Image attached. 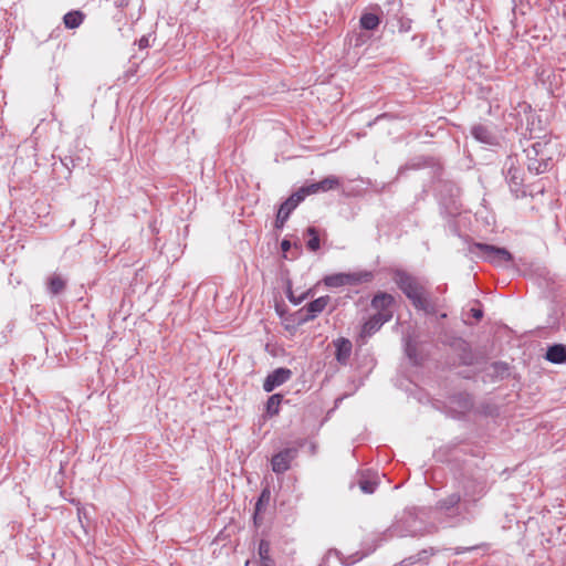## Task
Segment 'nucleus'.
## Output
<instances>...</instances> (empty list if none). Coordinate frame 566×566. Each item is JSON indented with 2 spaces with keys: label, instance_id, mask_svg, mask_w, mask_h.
<instances>
[{
  "label": "nucleus",
  "instance_id": "f257e3e1",
  "mask_svg": "<svg viewBox=\"0 0 566 566\" xmlns=\"http://www.w3.org/2000/svg\"><path fill=\"white\" fill-rule=\"evenodd\" d=\"M395 281L416 308L428 310L429 301L426 289L416 277L405 272H398Z\"/></svg>",
  "mask_w": 566,
  "mask_h": 566
},
{
  "label": "nucleus",
  "instance_id": "f03ea898",
  "mask_svg": "<svg viewBox=\"0 0 566 566\" xmlns=\"http://www.w3.org/2000/svg\"><path fill=\"white\" fill-rule=\"evenodd\" d=\"M374 275L370 271H357L350 273H334L326 275L323 283L327 287L356 286L363 283H369Z\"/></svg>",
  "mask_w": 566,
  "mask_h": 566
},
{
  "label": "nucleus",
  "instance_id": "7ed1b4c3",
  "mask_svg": "<svg viewBox=\"0 0 566 566\" xmlns=\"http://www.w3.org/2000/svg\"><path fill=\"white\" fill-rule=\"evenodd\" d=\"M474 248L481 253L483 259L492 264L501 265L513 260L510 251L485 243H475Z\"/></svg>",
  "mask_w": 566,
  "mask_h": 566
},
{
  "label": "nucleus",
  "instance_id": "20e7f679",
  "mask_svg": "<svg viewBox=\"0 0 566 566\" xmlns=\"http://www.w3.org/2000/svg\"><path fill=\"white\" fill-rule=\"evenodd\" d=\"M304 200V197L300 193V191H295L291 195L279 208L275 227L282 228L286 220L289 219L292 211Z\"/></svg>",
  "mask_w": 566,
  "mask_h": 566
},
{
  "label": "nucleus",
  "instance_id": "39448f33",
  "mask_svg": "<svg viewBox=\"0 0 566 566\" xmlns=\"http://www.w3.org/2000/svg\"><path fill=\"white\" fill-rule=\"evenodd\" d=\"M339 186V179L335 176H329L324 178L318 182H314L298 189L300 193L305 198L311 195H315L318 192H325L332 189H335Z\"/></svg>",
  "mask_w": 566,
  "mask_h": 566
},
{
  "label": "nucleus",
  "instance_id": "423d86ee",
  "mask_svg": "<svg viewBox=\"0 0 566 566\" xmlns=\"http://www.w3.org/2000/svg\"><path fill=\"white\" fill-rule=\"evenodd\" d=\"M395 298L392 295L388 293H377L374 298L371 300V307L376 311V315H384L387 314L388 322L392 318L394 315V307Z\"/></svg>",
  "mask_w": 566,
  "mask_h": 566
},
{
  "label": "nucleus",
  "instance_id": "0eeeda50",
  "mask_svg": "<svg viewBox=\"0 0 566 566\" xmlns=\"http://www.w3.org/2000/svg\"><path fill=\"white\" fill-rule=\"evenodd\" d=\"M295 449H284L272 457L271 467L275 473H284L290 469L291 461L295 458Z\"/></svg>",
  "mask_w": 566,
  "mask_h": 566
},
{
  "label": "nucleus",
  "instance_id": "6e6552de",
  "mask_svg": "<svg viewBox=\"0 0 566 566\" xmlns=\"http://www.w3.org/2000/svg\"><path fill=\"white\" fill-rule=\"evenodd\" d=\"M292 376V371L287 368H277L274 371H272L268 377L265 378L263 382V389L266 392L273 391L277 386L284 384Z\"/></svg>",
  "mask_w": 566,
  "mask_h": 566
},
{
  "label": "nucleus",
  "instance_id": "1a4fd4ad",
  "mask_svg": "<svg viewBox=\"0 0 566 566\" xmlns=\"http://www.w3.org/2000/svg\"><path fill=\"white\" fill-rule=\"evenodd\" d=\"M388 316L389 315L387 314H384L382 316L374 314L370 316L361 326L359 334L360 338H367L374 335L386 322H388Z\"/></svg>",
  "mask_w": 566,
  "mask_h": 566
},
{
  "label": "nucleus",
  "instance_id": "9d476101",
  "mask_svg": "<svg viewBox=\"0 0 566 566\" xmlns=\"http://www.w3.org/2000/svg\"><path fill=\"white\" fill-rule=\"evenodd\" d=\"M336 348L335 358L340 365H346L352 354V342L348 338L339 337L334 340Z\"/></svg>",
  "mask_w": 566,
  "mask_h": 566
},
{
  "label": "nucleus",
  "instance_id": "9b49d317",
  "mask_svg": "<svg viewBox=\"0 0 566 566\" xmlns=\"http://www.w3.org/2000/svg\"><path fill=\"white\" fill-rule=\"evenodd\" d=\"M331 297L328 295L321 296L307 304V319H314L317 314L322 313L328 305Z\"/></svg>",
  "mask_w": 566,
  "mask_h": 566
},
{
  "label": "nucleus",
  "instance_id": "f8f14e48",
  "mask_svg": "<svg viewBox=\"0 0 566 566\" xmlns=\"http://www.w3.org/2000/svg\"><path fill=\"white\" fill-rule=\"evenodd\" d=\"M546 359L554 364H562L566 361V346L556 344L551 346L546 353Z\"/></svg>",
  "mask_w": 566,
  "mask_h": 566
},
{
  "label": "nucleus",
  "instance_id": "ddd939ff",
  "mask_svg": "<svg viewBox=\"0 0 566 566\" xmlns=\"http://www.w3.org/2000/svg\"><path fill=\"white\" fill-rule=\"evenodd\" d=\"M270 552V542L266 539H261L258 549L261 566H275V562L271 557Z\"/></svg>",
  "mask_w": 566,
  "mask_h": 566
},
{
  "label": "nucleus",
  "instance_id": "4468645a",
  "mask_svg": "<svg viewBox=\"0 0 566 566\" xmlns=\"http://www.w3.org/2000/svg\"><path fill=\"white\" fill-rule=\"evenodd\" d=\"M84 18V13L80 10L70 11L63 17V23L67 29H75L83 23Z\"/></svg>",
  "mask_w": 566,
  "mask_h": 566
},
{
  "label": "nucleus",
  "instance_id": "2eb2a0df",
  "mask_svg": "<svg viewBox=\"0 0 566 566\" xmlns=\"http://www.w3.org/2000/svg\"><path fill=\"white\" fill-rule=\"evenodd\" d=\"M360 27L365 30H375L378 28L380 23V19L378 15L374 13H364L360 17Z\"/></svg>",
  "mask_w": 566,
  "mask_h": 566
},
{
  "label": "nucleus",
  "instance_id": "dca6fc26",
  "mask_svg": "<svg viewBox=\"0 0 566 566\" xmlns=\"http://www.w3.org/2000/svg\"><path fill=\"white\" fill-rule=\"evenodd\" d=\"M282 402V395L275 394L272 395L266 402V412L270 416H276L280 411V406Z\"/></svg>",
  "mask_w": 566,
  "mask_h": 566
},
{
  "label": "nucleus",
  "instance_id": "f3484780",
  "mask_svg": "<svg viewBox=\"0 0 566 566\" xmlns=\"http://www.w3.org/2000/svg\"><path fill=\"white\" fill-rule=\"evenodd\" d=\"M306 233L307 235L310 237V239L307 240L306 242V247L308 250L311 251H317L319 249V237H318V232L316 231L315 228L313 227H310L307 230H306Z\"/></svg>",
  "mask_w": 566,
  "mask_h": 566
},
{
  "label": "nucleus",
  "instance_id": "a211bd4d",
  "mask_svg": "<svg viewBox=\"0 0 566 566\" xmlns=\"http://www.w3.org/2000/svg\"><path fill=\"white\" fill-rule=\"evenodd\" d=\"M65 287V281L60 275H53L49 280V290L52 294H59Z\"/></svg>",
  "mask_w": 566,
  "mask_h": 566
},
{
  "label": "nucleus",
  "instance_id": "6ab92c4d",
  "mask_svg": "<svg viewBox=\"0 0 566 566\" xmlns=\"http://www.w3.org/2000/svg\"><path fill=\"white\" fill-rule=\"evenodd\" d=\"M270 497H271V493L269 491V489H264L262 492H261V495L255 504V513H254V518H256V516L259 515V513L263 510V507L269 503L270 501Z\"/></svg>",
  "mask_w": 566,
  "mask_h": 566
},
{
  "label": "nucleus",
  "instance_id": "aec40b11",
  "mask_svg": "<svg viewBox=\"0 0 566 566\" xmlns=\"http://www.w3.org/2000/svg\"><path fill=\"white\" fill-rule=\"evenodd\" d=\"M377 485L378 483L376 481L360 480L359 482L360 490L367 494L374 493Z\"/></svg>",
  "mask_w": 566,
  "mask_h": 566
},
{
  "label": "nucleus",
  "instance_id": "412c9836",
  "mask_svg": "<svg viewBox=\"0 0 566 566\" xmlns=\"http://www.w3.org/2000/svg\"><path fill=\"white\" fill-rule=\"evenodd\" d=\"M459 502H460V495L452 494L448 499H446L441 502V506L444 509H450L452 506H455Z\"/></svg>",
  "mask_w": 566,
  "mask_h": 566
},
{
  "label": "nucleus",
  "instance_id": "4be33fe9",
  "mask_svg": "<svg viewBox=\"0 0 566 566\" xmlns=\"http://www.w3.org/2000/svg\"><path fill=\"white\" fill-rule=\"evenodd\" d=\"M472 133L473 135L475 136V138L480 139V140H483V133H484V128L482 126H476L472 129Z\"/></svg>",
  "mask_w": 566,
  "mask_h": 566
},
{
  "label": "nucleus",
  "instance_id": "5701e85b",
  "mask_svg": "<svg viewBox=\"0 0 566 566\" xmlns=\"http://www.w3.org/2000/svg\"><path fill=\"white\" fill-rule=\"evenodd\" d=\"M471 312H472V316L476 319H480L483 315L482 311L478 310V308H472Z\"/></svg>",
  "mask_w": 566,
  "mask_h": 566
},
{
  "label": "nucleus",
  "instance_id": "b1692460",
  "mask_svg": "<svg viewBox=\"0 0 566 566\" xmlns=\"http://www.w3.org/2000/svg\"><path fill=\"white\" fill-rule=\"evenodd\" d=\"M147 46H148V39H146V38H142V39L139 40V48H140V49H144V48H147Z\"/></svg>",
  "mask_w": 566,
  "mask_h": 566
},
{
  "label": "nucleus",
  "instance_id": "393cba45",
  "mask_svg": "<svg viewBox=\"0 0 566 566\" xmlns=\"http://www.w3.org/2000/svg\"><path fill=\"white\" fill-rule=\"evenodd\" d=\"M289 248H290V243H289V241H283V242H282V249H283L284 251H286Z\"/></svg>",
  "mask_w": 566,
  "mask_h": 566
}]
</instances>
